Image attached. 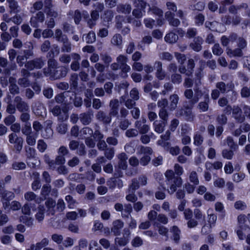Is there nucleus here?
I'll use <instances>...</instances> for the list:
<instances>
[{"label": "nucleus", "mask_w": 250, "mask_h": 250, "mask_svg": "<svg viewBox=\"0 0 250 250\" xmlns=\"http://www.w3.org/2000/svg\"><path fill=\"white\" fill-rule=\"evenodd\" d=\"M0 195L3 199V200H10L13 199L15 197L14 194L13 192L6 190L5 188L0 194Z\"/></svg>", "instance_id": "a19ab883"}, {"label": "nucleus", "mask_w": 250, "mask_h": 250, "mask_svg": "<svg viewBox=\"0 0 250 250\" xmlns=\"http://www.w3.org/2000/svg\"><path fill=\"white\" fill-rule=\"evenodd\" d=\"M140 187L139 181L136 178H133L131 180V183L129 186V192H135Z\"/></svg>", "instance_id": "09e8293b"}, {"label": "nucleus", "mask_w": 250, "mask_h": 250, "mask_svg": "<svg viewBox=\"0 0 250 250\" xmlns=\"http://www.w3.org/2000/svg\"><path fill=\"white\" fill-rule=\"evenodd\" d=\"M118 164L117 166H115V173L114 175L117 177H122L123 176V172L121 170H125L127 167V156L125 152H122L118 155Z\"/></svg>", "instance_id": "f03ea898"}, {"label": "nucleus", "mask_w": 250, "mask_h": 250, "mask_svg": "<svg viewBox=\"0 0 250 250\" xmlns=\"http://www.w3.org/2000/svg\"><path fill=\"white\" fill-rule=\"evenodd\" d=\"M166 183L168 186L167 192L172 195L183 184V180L180 176H176L172 170H167L165 173Z\"/></svg>", "instance_id": "f257e3e1"}, {"label": "nucleus", "mask_w": 250, "mask_h": 250, "mask_svg": "<svg viewBox=\"0 0 250 250\" xmlns=\"http://www.w3.org/2000/svg\"><path fill=\"white\" fill-rule=\"evenodd\" d=\"M197 34V30L195 28H189L186 33V37L188 39L195 38Z\"/></svg>", "instance_id": "de8ad7c7"}, {"label": "nucleus", "mask_w": 250, "mask_h": 250, "mask_svg": "<svg viewBox=\"0 0 250 250\" xmlns=\"http://www.w3.org/2000/svg\"><path fill=\"white\" fill-rule=\"evenodd\" d=\"M53 131L50 126H46L42 134V136L44 139H50L53 136Z\"/></svg>", "instance_id": "49530a36"}, {"label": "nucleus", "mask_w": 250, "mask_h": 250, "mask_svg": "<svg viewBox=\"0 0 250 250\" xmlns=\"http://www.w3.org/2000/svg\"><path fill=\"white\" fill-rule=\"evenodd\" d=\"M145 10H143L140 8H135L132 12V16L137 19H140L143 17L144 13Z\"/></svg>", "instance_id": "5fc2aeb1"}, {"label": "nucleus", "mask_w": 250, "mask_h": 250, "mask_svg": "<svg viewBox=\"0 0 250 250\" xmlns=\"http://www.w3.org/2000/svg\"><path fill=\"white\" fill-rule=\"evenodd\" d=\"M148 12H151L153 14L159 17H163V10L155 5H152V6H149L148 9Z\"/></svg>", "instance_id": "4c0bfd02"}, {"label": "nucleus", "mask_w": 250, "mask_h": 250, "mask_svg": "<svg viewBox=\"0 0 250 250\" xmlns=\"http://www.w3.org/2000/svg\"><path fill=\"white\" fill-rule=\"evenodd\" d=\"M78 75L77 73H73L71 75L69 80L71 89H77L78 86Z\"/></svg>", "instance_id": "a878e982"}, {"label": "nucleus", "mask_w": 250, "mask_h": 250, "mask_svg": "<svg viewBox=\"0 0 250 250\" xmlns=\"http://www.w3.org/2000/svg\"><path fill=\"white\" fill-rule=\"evenodd\" d=\"M81 133L85 139L86 137H91L93 134V131L90 127L86 126L83 127L81 130Z\"/></svg>", "instance_id": "8fccbe9b"}, {"label": "nucleus", "mask_w": 250, "mask_h": 250, "mask_svg": "<svg viewBox=\"0 0 250 250\" xmlns=\"http://www.w3.org/2000/svg\"><path fill=\"white\" fill-rule=\"evenodd\" d=\"M193 143L196 146H201L204 142V137L199 132L195 133L193 137Z\"/></svg>", "instance_id": "2f4dec72"}, {"label": "nucleus", "mask_w": 250, "mask_h": 250, "mask_svg": "<svg viewBox=\"0 0 250 250\" xmlns=\"http://www.w3.org/2000/svg\"><path fill=\"white\" fill-rule=\"evenodd\" d=\"M57 117L59 121L62 122L65 121L68 118L67 110L65 108L62 109V112Z\"/></svg>", "instance_id": "69168bd1"}, {"label": "nucleus", "mask_w": 250, "mask_h": 250, "mask_svg": "<svg viewBox=\"0 0 250 250\" xmlns=\"http://www.w3.org/2000/svg\"><path fill=\"white\" fill-rule=\"evenodd\" d=\"M68 14L72 16L75 24L78 25L80 24L82 19V13L79 10H70Z\"/></svg>", "instance_id": "412c9836"}, {"label": "nucleus", "mask_w": 250, "mask_h": 250, "mask_svg": "<svg viewBox=\"0 0 250 250\" xmlns=\"http://www.w3.org/2000/svg\"><path fill=\"white\" fill-rule=\"evenodd\" d=\"M184 114L186 121L188 122H193L194 121L195 115L192 112V110H185Z\"/></svg>", "instance_id": "e2e57ef3"}, {"label": "nucleus", "mask_w": 250, "mask_h": 250, "mask_svg": "<svg viewBox=\"0 0 250 250\" xmlns=\"http://www.w3.org/2000/svg\"><path fill=\"white\" fill-rule=\"evenodd\" d=\"M170 79L171 83L174 84H179L182 83L183 80L181 74L177 72L171 74Z\"/></svg>", "instance_id": "c756f323"}, {"label": "nucleus", "mask_w": 250, "mask_h": 250, "mask_svg": "<svg viewBox=\"0 0 250 250\" xmlns=\"http://www.w3.org/2000/svg\"><path fill=\"white\" fill-rule=\"evenodd\" d=\"M162 63L160 61H156L154 64V68L156 69L155 76L159 80H164L166 74L164 70L163 69Z\"/></svg>", "instance_id": "9b49d317"}, {"label": "nucleus", "mask_w": 250, "mask_h": 250, "mask_svg": "<svg viewBox=\"0 0 250 250\" xmlns=\"http://www.w3.org/2000/svg\"><path fill=\"white\" fill-rule=\"evenodd\" d=\"M110 42L113 45L117 47H120L123 44L122 36L120 34H115L112 37Z\"/></svg>", "instance_id": "393cba45"}, {"label": "nucleus", "mask_w": 250, "mask_h": 250, "mask_svg": "<svg viewBox=\"0 0 250 250\" xmlns=\"http://www.w3.org/2000/svg\"><path fill=\"white\" fill-rule=\"evenodd\" d=\"M233 149H224L222 151V157L228 160H231L232 159L234 155Z\"/></svg>", "instance_id": "c03bdc74"}, {"label": "nucleus", "mask_w": 250, "mask_h": 250, "mask_svg": "<svg viewBox=\"0 0 250 250\" xmlns=\"http://www.w3.org/2000/svg\"><path fill=\"white\" fill-rule=\"evenodd\" d=\"M119 101L118 99H112L110 101L109 103V114L112 118V117H117L118 118L119 116Z\"/></svg>", "instance_id": "1a4fd4ad"}, {"label": "nucleus", "mask_w": 250, "mask_h": 250, "mask_svg": "<svg viewBox=\"0 0 250 250\" xmlns=\"http://www.w3.org/2000/svg\"><path fill=\"white\" fill-rule=\"evenodd\" d=\"M21 132L25 135H29L32 133V128L30 123L24 124L21 128Z\"/></svg>", "instance_id": "338daca9"}, {"label": "nucleus", "mask_w": 250, "mask_h": 250, "mask_svg": "<svg viewBox=\"0 0 250 250\" xmlns=\"http://www.w3.org/2000/svg\"><path fill=\"white\" fill-rule=\"evenodd\" d=\"M104 150V156L108 160H111L115 154V150L114 148L107 147Z\"/></svg>", "instance_id": "774afa93"}, {"label": "nucleus", "mask_w": 250, "mask_h": 250, "mask_svg": "<svg viewBox=\"0 0 250 250\" xmlns=\"http://www.w3.org/2000/svg\"><path fill=\"white\" fill-rule=\"evenodd\" d=\"M44 21V13L42 11H39L31 16L29 22L33 27L38 28L39 26V23H43Z\"/></svg>", "instance_id": "39448f33"}, {"label": "nucleus", "mask_w": 250, "mask_h": 250, "mask_svg": "<svg viewBox=\"0 0 250 250\" xmlns=\"http://www.w3.org/2000/svg\"><path fill=\"white\" fill-rule=\"evenodd\" d=\"M93 117V112L92 109H89L87 112H83L79 115V120L84 125H89Z\"/></svg>", "instance_id": "6e6552de"}, {"label": "nucleus", "mask_w": 250, "mask_h": 250, "mask_svg": "<svg viewBox=\"0 0 250 250\" xmlns=\"http://www.w3.org/2000/svg\"><path fill=\"white\" fill-rule=\"evenodd\" d=\"M20 222H22L27 226L31 227L33 225V219L26 216H21L19 218Z\"/></svg>", "instance_id": "3c124183"}, {"label": "nucleus", "mask_w": 250, "mask_h": 250, "mask_svg": "<svg viewBox=\"0 0 250 250\" xmlns=\"http://www.w3.org/2000/svg\"><path fill=\"white\" fill-rule=\"evenodd\" d=\"M203 42V39L199 36H197L195 37L193 39V42L189 44V46L194 51L199 52L201 50L202 48V44Z\"/></svg>", "instance_id": "dca6fc26"}, {"label": "nucleus", "mask_w": 250, "mask_h": 250, "mask_svg": "<svg viewBox=\"0 0 250 250\" xmlns=\"http://www.w3.org/2000/svg\"><path fill=\"white\" fill-rule=\"evenodd\" d=\"M12 167L16 170H23L26 168V165L22 162H14L12 165Z\"/></svg>", "instance_id": "603ef678"}, {"label": "nucleus", "mask_w": 250, "mask_h": 250, "mask_svg": "<svg viewBox=\"0 0 250 250\" xmlns=\"http://www.w3.org/2000/svg\"><path fill=\"white\" fill-rule=\"evenodd\" d=\"M216 89L222 94H225L230 91L232 87L231 84H226L223 82H217L215 85Z\"/></svg>", "instance_id": "6ab92c4d"}, {"label": "nucleus", "mask_w": 250, "mask_h": 250, "mask_svg": "<svg viewBox=\"0 0 250 250\" xmlns=\"http://www.w3.org/2000/svg\"><path fill=\"white\" fill-rule=\"evenodd\" d=\"M6 1L8 3L11 12L17 13L21 11L20 6L19 5L18 1L16 0H6Z\"/></svg>", "instance_id": "bb28decb"}, {"label": "nucleus", "mask_w": 250, "mask_h": 250, "mask_svg": "<svg viewBox=\"0 0 250 250\" xmlns=\"http://www.w3.org/2000/svg\"><path fill=\"white\" fill-rule=\"evenodd\" d=\"M133 3L135 7L140 8L143 10H145L147 6H149V4L144 0H134Z\"/></svg>", "instance_id": "f704fd0d"}, {"label": "nucleus", "mask_w": 250, "mask_h": 250, "mask_svg": "<svg viewBox=\"0 0 250 250\" xmlns=\"http://www.w3.org/2000/svg\"><path fill=\"white\" fill-rule=\"evenodd\" d=\"M26 143L31 146H33L35 145L36 142L37 135H33L30 134L29 135H26Z\"/></svg>", "instance_id": "6e6d98bb"}, {"label": "nucleus", "mask_w": 250, "mask_h": 250, "mask_svg": "<svg viewBox=\"0 0 250 250\" xmlns=\"http://www.w3.org/2000/svg\"><path fill=\"white\" fill-rule=\"evenodd\" d=\"M69 69L67 67L61 66L58 67L56 70L51 71L50 76L54 80L60 79L65 77L68 72Z\"/></svg>", "instance_id": "0eeeda50"}, {"label": "nucleus", "mask_w": 250, "mask_h": 250, "mask_svg": "<svg viewBox=\"0 0 250 250\" xmlns=\"http://www.w3.org/2000/svg\"><path fill=\"white\" fill-rule=\"evenodd\" d=\"M54 38L59 42H64V41L68 39V37L65 34H63L60 29H56L55 31Z\"/></svg>", "instance_id": "cd10ccee"}, {"label": "nucleus", "mask_w": 250, "mask_h": 250, "mask_svg": "<svg viewBox=\"0 0 250 250\" xmlns=\"http://www.w3.org/2000/svg\"><path fill=\"white\" fill-rule=\"evenodd\" d=\"M61 43L62 44L61 47V51L62 52L69 53L71 51V43L68 39Z\"/></svg>", "instance_id": "58836bf2"}, {"label": "nucleus", "mask_w": 250, "mask_h": 250, "mask_svg": "<svg viewBox=\"0 0 250 250\" xmlns=\"http://www.w3.org/2000/svg\"><path fill=\"white\" fill-rule=\"evenodd\" d=\"M189 180L190 182L195 186L198 185L199 184L197 173L195 171H192L190 173Z\"/></svg>", "instance_id": "79ce46f5"}, {"label": "nucleus", "mask_w": 250, "mask_h": 250, "mask_svg": "<svg viewBox=\"0 0 250 250\" xmlns=\"http://www.w3.org/2000/svg\"><path fill=\"white\" fill-rule=\"evenodd\" d=\"M45 208L42 205H39L38 207V212L35 215V218L39 222L42 221L44 217Z\"/></svg>", "instance_id": "7c9ffc66"}, {"label": "nucleus", "mask_w": 250, "mask_h": 250, "mask_svg": "<svg viewBox=\"0 0 250 250\" xmlns=\"http://www.w3.org/2000/svg\"><path fill=\"white\" fill-rule=\"evenodd\" d=\"M227 53L230 57H241L243 55L242 49L240 48H236L234 49H231L229 47L227 48Z\"/></svg>", "instance_id": "b1692460"}, {"label": "nucleus", "mask_w": 250, "mask_h": 250, "mask_svg": "<svg viewBox=\"0 0 250 250\" xmlns=\"http://www.w3.org/2000/svg\"><path fill=\"white\" fill-rule=\"evenodd\" d=\"M232 117L239 123H242L245 120V117L242 114L241 108L238 106H234L232 108Z\"/></svg>", "instance_id": "ddd939ff"}, {"label": "nucleus", "mask_w": 250, "mask_h": 250, "mask_svg": "<svg viewBox=\"0 0 250 250\" xmlns=\"http://www.w3.org/2000/svg\"><path fill=\"white\" fill-rule=\"evenodd\" d=\"M80 159L77 156H74L67 162V165L70 167H75L79 165Z\"/></svg>", "instance_id": "bf43d9fd"}, {"label": "nucleus", "mask_w": 250, "mask_h": 250, "mask_svg": "<svg viewBox=\"0 0 250 250\" xmlns=\"http://www.w3.org/2000/svg\"><path fill=\"white\" fill-rule=\"evenodd\" d=\"M24 197L27 201H34L36 203L38 204H40L42 200L41 197H38L32 191H27L25 192Z\"/></svg>", "instance_id": "f3484780"}, {"label": "nucleus", "mask_w": 250, "mask_h": 250, "mask_svg": "<svg viewBox=\"0 0 250 250\" xmlns=\"http://www.w3.org/2000/svg\"><path fill=\"white\" fill-rule=\"evenodd\" d=\"M125 17L123 16L118 15L115 17L116 24L115 27L118 29H121L123 27V22L124 21Z\"/></svg>", "instance_id": "0e129e2a"}, {"label": "nucleus", "mask_w": 250, "mask_h": 250, "mask_svg": "<svg viewBox=\"0 0 250 250\" xmlns=\"http://www.w3.org/2000/svg\"><path fill=\"white\" fill-rule=\"evenodd\" d=\"M45 64V61L42 57L36 58L33 60L27 61L24 64L25 69L33 70L34 69H41Z\"/></svg>", "instance_id": "7ed1b4c3"}, {"label": "nucleus", "mask_w": 250, "mask_h": 250, "mask_svg": "<svg viewBox=\"0 0 250 250\" xmlns=\"http://www.w3.org/2000/svg\"><path fill=\"white\" fill-rule=\"evenodd\" d=\"M216 120L220 125H223L227 124L228 118L224 114H222L217 116Z\"/></svg>", "instance_id": "680f3d73"}, {"label": "nucleus", "mask_w": 250, "mask_h": 250, "mask_svg": "<svg viewBox=\"0 0 250 250\" xmlns=\"http://www.w3.org/2000/svg\"><path fill=\"white\" fill-rule=\"evenodd\" d=\"M25 155L27 159H30L35 157V149L31 147H25Z\"/></svg>", "instance_id": "a18cd8bd"}, {"label": "nucleus", "mask_w": 250, "mask_h": 250, "mask_svg": "<svg viewBox=\"0 0 250 250\" xmlns=\"http://www.w3.org/2000/svg\"><path fill=\"white\" fill-rule=\"evenodd\" d=\"M195 23L197 26L202 25L205 21V16L202 13L197 14L194 17Z\"/></svg>", "instance_id": "864d4df0"}, {"label": "nucleus", "mask_w": 250, "mask_h": 250, "mask_svg": "<svg viewBox=\"0 0 250 250\" xmlns=\"http://www.w3.org/2000/svg\"><path fill=\"white\" fill-rule=\"evenodd\" d=\"M158 114L161 119V121L164 123H167L169 114L167 109H160Z\"/></svg>", "instance_id": "ea45409f"}, {"label": "nucleus", "mask_w": 250, "mask_h": 250, "mask_svg": "<svg viewBox=\"0 0 250 250\" xmlns=\"http://www.w3.org/2000/svg\"><path fill=\"white\" fill-rule=\"evenodd\" d=\"M204 101L199 102L197 108L200 112H207L209 109L210 99L209 95L206 94L204 96Z\"/></svg>", "instance_id": "9d476101"}, {"label": "nucleus", "mask_w": 250, "mask_h": 250, "mask_svg": "<svg viewBox=\"0 0 250 250\" xmlns=\"http://www.w3.org/2000/svg\"><path fill=\"white\" fill-rule=\"evenodd\" d=\"M33 174L36 177L35 179L32 182L31 184L32 189L34 191H36L39 189L41 187V183L39 178V173L35 172L33 173Z\"/></svg>", "instance_id": "c85d7f7f"}, {"label": "nucleus", "mask_w": 250, "mask_h": 250, "mask_svg": "<svg viewBox=\"0 0 250 250\" xmlns=\"http://www.w3.org/2000/svg\"><path fill=\"white\" fill-rule=\"evenodd\" d=\"M82 40L86 43H92L96 41V35L93 31H90L87 34L83 35Z\"/></svg>", "instance_id": "4be33fe9"}, {"label": "nucleus", "mask_w": 250, "mask_h": 250, "mask_svg": "<svg viewBox=\"0 0 250 250\" xmlns=\"http://www.w3.org/2000/svg\"><path fill=\"white\" fill-rule=\"evenodd\" d=\"M196 91V97L189 102L188 104L184 105L183 107H182V108H184V110H191L194 104L199 101V98L202 96L203 93L201 90L197 89Z\"/></svg>", "instance_id": "2eb2a0df"}, {"label": "nucleus", "mask_w": 250, "mask_h": 250, "mask_svg": "<svg viewBox=\"0 0 250 250\" xmlns=\"http://www.w3.org/2000/svg\"><path fill=\"white\" fill-rule=\"evenodd\" d=\"M45 205L47 208V211L49 214H51L52 215L55 214V211L54 207H55L56 203L54 200L52 198H48L45 202Z\"/></svg>", "instance_id": "5701e85b"}, {"label": "nucleus", "mask_w": 250, "mask_h": 250, "mask_svg": "<svg viewBox=\"0 0 250 250\" xmlns=\"http://www.w3.org/2000/svg\"><path fill=\"white\" fill-rule=\"evenodd\" d=\"M16 104L17 109L20 112H29V105L28 104L23 100L22 98L20 96H16L14 100Z\"/></svg>", "instance_id": "423d86ee"}, {"label": "nucleus", "mask_w": 250, "mask_h": 250, "mask_svg": "<svg viewBox=\"0 0 250 250\" xmlns=\"http://www.w3.org/2000/svg\"><path fill=\"white\" fill-rule=\"evenodd\" d=\"M167 123L160 120H155L153 123V128L155 132L161 134L165 130Z\"/></svg>", "instance_id": "a211bd4d"}, {"label": "nucleus", "mask_w": 250, "mask_h": 250, "mask_svg": "<svg viewBox=\"0 0 250 250\" xmlns=\"http://www.w3.org/2000/svg\"><path fill=\"white\" fill-rule=\"evenodd\" d=\"M21 114L20 116V119L21 122L24 124L30 123V115L29 112H21Z\"/></svg>", "instance_id": "13d9d810"}, {"label": "nucleus", "mask_w": 250, "mask_h": 250, "mask_svg": "<svg viewBox=\"0 0 250 250\" xmlns=\"http://www.w3.org/2000/svg\"><path fill=\"white\" fill-rule=\"evenodd\" d=\"M166 190V188L162 185L158 187V190L155 192V197L159 200H163L166 197L165 191Z\"/></svg>", "instance_id": "72a5a7b5"}, {"label": "nucleus", "mask_w": 250, "mask_h": 250, "mask_svg": "<svg viewBox=\"0 0 250 250\" xmlns=\"http://www.w3.org/2000/svg\"><path fill=\"white\" fill-rule=\"evenodd\" d=\"M178 39V36L173 32H170L167 34L165 37V41L169 43L176 42Z\"/></svg>", "instance_id": "473e14b6"}, {"label": "nucleus", "mask_w": 250, "mask_h": 250, "mask_svg": "<svg viewBox=\"0 0 250 250\" xmlns=\"http://www.w3.org/2000/svg\"><path fill=\"white\" fill-rule=\"evenodd\" d=\"M132 211V207L130 204H126L124 205V209L122 212V216L123 218H129V215Z\"/></svg>", "instance_id": "e433bc0d"}, {"label": "nucleus", "mask_w": 250, "mask_h": 250, "mask_svg": "<svg viewBox=\"0 0 250 250\" xmlns=\"http://www.w3.org/2000/svg\"><path fill=\"white\" fill-rule=\"evenodd\" d=\"M169 104L168 106V110L170 111L175 110L177 107L179 101V97L178 94L174 93L169 97Z\"/></svg>", "instance_id": "4468645a"}, {"label": "nucleus", "mask_w": 250, "mask_h": 250, "mask_svg": "<svg viewBox=\"0 0 250 250\" xmlns=\"http://www.w3.org/2000/svg\"><path fill=\"white\" fill-rule=\"evenodd\" d=\"M30 73L25 68H22L21 70V77L18 80V84L22 87L26 88L31 85L29 77Z\"/></svg>", "instance_id": "20e7f679"}, {"label": "nucleus", "mask_w": 250, "mask_h": 250, "mask_svg": "<svg viewBox=\"0 0 250 250\" xmlns=\"http://www.w3.org/2000/svg\"><path fill=\"white\" fill-rule=\"evenodd\" d=\"M171 232L173 233V239L175 243H178L180 240V230L177 226H173L171 229Z\"/></svg>", "instance_id": "c9c22d12"}, {"label": "nucleus", "mask_w": 250, "mask_h": 250, "mask_svg": "<svg viewBox=\"0 0 250 250\" xmlns=\"http://www.w3.org/2000/svg\"><path fill=\"white\" fill-rule=\"evenodd\" d=\"M51 191V186L50 184H46L43 185L41 191V195L42 196L46 197L49 195Z\"/></svg>", "instance_id": "37998d69"}, {"label": "nucleus", "mask_w": 250, "mask_h": 250, "mask_svg": "<svg viewBox=\"0 0 250 250\" xmlns=\"http://www.w3.org/2000/svg\"><path fill=\"white\" fill-rule=\"evenodd\" d=\"M116 61L120 67H121L127 64L128 59L127 56L124 55H120L117 58Z\"/></svg>", "instance_id": "4d7b16f0"}, {"label": "nucleus", "mask_w": 250, "mask_h": 250, "mask_svg": "<svg viewBox=\"0 0 250 250\" xmlns=\"http://www.w3.org/2000/svg\"><path fill=\"white\" fill-rule=\"evenodd\" d=\"M131 9V6L128 3L119 4L116 7V11L118 13L124 14H130Z\"/></svg>", "instance_id": "aec40b11"}, {"label": "nucleus", "mask_w": 250, "mask_h": 250, "mask_svg": "<svg viewBox=\"0 0 250 250\" xmlns=\"http://www.w3.org/2000/svg\"><path fill=\"white\" fill-rule=\"evenodd\" d=\"M96 118L99 121L105 125L109 124L112 119L109 114L107 115L105 112L102 110H99L97 112L96 114Z\"/></svg>", "instance_id": "f8f14e48"}, {"label": "nucleus", "mask_w": 250, "mask_h": 250, "mask_svg": "<svg viewBox=\"0 0 250 250\" xmlns=\"http://www.w3.org/2000/svg\"><path fill=\"white\" fill-rule=\"evenodd\" d=\"M237 220L239 227L241 229H244L247 225H244L245 223L247 222V216L244 214L239 215L237 217Z\"/></svg>", "instance_id": "052dcab7"}]
</instances>
